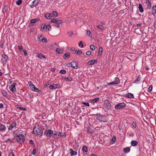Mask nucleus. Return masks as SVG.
Segmentation results:
<instances>
[{"instance_id": "1", "label": "nucleus", "mask_w": 156, "mask_h": 156, "mask_svg": "<svg viewBox=\"0 0 156 156\" xmlns=\"http://www.w3.org/2000/svg\"><path fill=\"white\" fill-rule=\"evenodd\" d=\"M33 133L34 134H36L38 136H41L43 133V131L41 129L35 127L33 129Z\"/></svg>"}, {"instance_id": "2", "label": "nucleus", "mask_w": 156, "mask_h": 156, "mask_svg": "<svg viewBox=\"0 0 156 156\" xmlns=\"http://www.w3.org/2000/svg\"><path fill=\"white\" fill-rule=\"evenodd\" d=\"M28 84L32 89V90L37 92H40L41 90H39L38 88L35 87L34 85L30 81L28 82Z\"/></svg>"}, {"instance_id": "3", "label": "nucleus", "mask_w": 156, "mask_h": 156, "mask_svg": "<svg viewBox=\"0 0 156 156\" xmlns=\"http://www.w3.org/2000/svg\"><path fill=\"white\" fill-rule=\"evenodd\" d=\"M52 23H55V26L57 27H59V24H61L62 23L61 20H56L55 19H52L51 20Z\"/></svg>"}, {"instance_id": "4", "label": "nucleus", "mask_w": 156, "mask_h": 156, "mask_svg": "<svg viewBox=\"0 0 156 156\" xmlns=\"http://www.w3.org/2000/svg\"><path fill=\"white\" fill-rule=\"evenodd\" d=\"M126 106V104L124 103H119L117 104L115 106V108L116 109L122 108Z\"/></svg>"}, {"instance_id": "5", "label": "nucleus", "mask_w": 156, "mask_h": 156, "mask_svg": "<svg viewBox=\"0 0 156 156\" xmlns=\"http://www.w3.org/2000/svg\"><path fill=\"white\" fill-rule=\"evenodd\" d=\"M53 131L50 129H48V130H46L44 132V134L47 137H50L52 136L53 133Z\"/></svg>"}, {"instance_id": "6", "label": "nucleus", "mask_w": 156, "mask_h": 156, "mask_svg": "<svg viewBox=\"0 0 156 156\" xmlns=\"http://www.w3.org/2000/svg\"><path fill=\"white\" fill-rule=\"evenodd\" d=\"M2 58L1 60L3 64L5 63L6 62L8 59V57L4 54H3L2 55Z\"/></svg>"}, {"instance_id": "7", "label": "nucleus", "mask_w": 156, "mask_h": 156, "mask_svg": "<svg viewBox=\"0 0 156 156\" xmlns=\"http://www.w3.org/2000/svg\"><path fill=\"white\" fill-rule=\"evenodd\" d=\"M120 82L119 79L117 77H116L115 80L112 82L109 83H108V85H114L115 84H118Z\"/></svg>"}, {"instance_id": "8", "label": "nucleus", "mask_w": 156, "mask_h": 156, "mask_svg": "<svg viewBox=\"0 0 156 156\" xmlns=\"http://www.w3.org/2000/svg\"><path fill=\"white\" fill-rule=\"evenodd\" d=\"M70 64L71 65V67L74 69H77L78 68L77 65L78 63L76 62H72L70 63Z\"/></svg>"}, {"instance_id": "9", "label": "nucleus", "mask_w": 156, "mask_h": 156, "mask_svg": "<svg viewBox=\"0 0 156 156\" xmlns=\"http://www.w3.org/2000/svg\"><path fill=\"white\" fill-rule=\"evenodd\" d=\"M26 134L24 133V134L23 133V132H21L20 133H17L16 135V136L17 137H20L21 138H23V139L24 140H25V136H26Z\"/></svg>"}, {"instance_id": "10", "label": "nucleus", "mask_w": 156, "mask_h": 156, "mask_svg": "<svg viewBox=\"0 0 156 156\" xmlns=\"http://www.w3.org/2000/svg\"><path fill=\"white\" fill-rule=\"evenodd\" d=\"M16 85V84L15 83H13L9 87V88L10 90L12 92L15 91L16 90V88L15 86Z\"/></svg>"}, {"instance_id": "11", "label": "nucleus", "mask_w": 156, "mask_h": 156, "mask_svg": "<svg viewBox=\"0 0 156 156\" xmlns=\"http://www.w3.org/2000/svg\"><path fill=\"white\" fill-rule=\"evenodd\" d=\"M60 87V86L58 84H54L53 85H50L49 87L50 89H54Z\"/></svg>"}, {"instance_id": "12", "label": "nucleus", "mask_w": 156, "mask_h": 156, "mask_svg": "<svg viewBox=\"0 0 156 156\" xmlns=\"http://www.w3.org/2000/svg\"><path fill=\"white\" fill-rule=\"evenodd\" d=\"M16 141L20 144H22L25 141V140H24L23 138H21L19 137H17L16 136Z\"/></svg>"}, {"instance_id": "13", "label": "nucleus", "mask_w": 156, "mask_h": 156, "mask_svg": "<svg viewBox=\"0 0 156 156\" xmlns=\"http://www.w3.org/2000/svg\"><path fill=\"white\" fill-rule=\"evenodd\" d=\"M40 0H34L33 2V5H30L31 8H33L35 6L37 5L39 3Z\"/></svg>"}, {"instance_id": "14", "label": "nucleus", "mask_w": 156, "mask_h": 156, "mask_svg": "<svg viewBox=\"0 0 156 156\" xmlns=\"http://www.w3.org/2000/svg\"><path fill=\"white\" fill-rule=\"evenodd\" d=\"M16 123L15 122H13L11 125H10L9 127L8 128L9 130H12L13 128L16 127Z\"/></svg>"}, {"instance_id": "15", "label": "nucleus", "mask_w": 156, "mask_h": 156, "mask_svg": "<svg viewBox=\"0 0 156 156\" xmlns=\"http://www.w3.org/2000/svg\"><path fill=\"white\" fill-rule=\"evenodd\" d=\"M39 20L40 19L39 18L32 19L30 20V23L32 25H33L35 23L39 21Z\"/></svg>"}, {"instance_id": "16", "label": "nucleus", "mask_w": 156, "mask_h": 156, "mask_svg": "<svg viewBox=\"0 0 156 156\" xmlns=\"http://www.w3.org/2000/svg\"><path fill=\"white\" fill-rule=\"evenodd\" d=\"M46 25L47 24H43L41 25V28H42L41 30L43 31L46 32L47 31V27Z\"/></svg>"}, {"instance_id": "17", "label": "nucleus", "mask_w": 156, "mask_h": 156, "mask_svg": "<svg viewBox=\"0 0 156 156\" xmlns=\"http://www.w3.org/2000/svg\"><path fill=\"white\" fill-rule=\"evenodd\" d=\"M44 16L46 18L48 19H50L52 17V14L49 13L45 14L44 15Z\"/></svg>"}, {"instance_id": "18", "label": "nucleus", "mask_w": 156, "mask_h": 156, "mask_svg": "<svg viewBox=\"0 0 156 156\" xmlns=\"http://www.w3.org/2000/svg\"><path fill=\"white\" fill-rule=\"evenodd\" d=\"M63 79L66 81H70L72 80L73 79L70 77H63Z\"/></svg>"}, {"instance_id": "19", "label": "nucleus", "mask_w": 156, "mask_h": 156, "mask_svg": "<svg viewBox=\"0 0 156 156\" xmlns=\"http://www.w3.org/2000/svg\"><path fill=\"white\" fill-rule=\"evenodd\" d=\"M69 151H70V154L71 156L76 155L77 154V152L73 151L72 149H70Z\"/></svg>"}, {"instance_id": "20", "label": "nucleus", "mask_w": 156, "mask_h": 156, "mask_svg": "<svg viewBox=\"0 0 156 156\" xmlns=\"http://www.w3.org/2000/svg\"><path fill=\"white\" fill-rule=\"evenodd\" d=\"M138 143L137 141L133 140L131 142V144L132 146H135Z\"/></svg>"}, {"instance_id": "21", "label": "nucleus", "mask_w": 156, "mask_h": 156, "mask_svg": "<svg viewBox=\"0 0 156 156\" xmlns=\"http://www.w3.org/2000/svg\"><path fill=\"white\" fill-rule=\"evenodd\" d=\"M140 79L141 77H140V75H138L137 76L136 79L134 82V83H140Z\"/></svg>"}, {"instance_id": "22", "label": "nucleus", "mask_w": 156, "mask_h": 156, "mask_svg": "<svg viewBox=\"0 0 156 156\" xmlns=\"http://www.w3.org/2000/svg\"><path fill=\"white\" fill-rule=\"evenodd\" d=\"M146 2L147 4V9H150L151 7V3L149 0H147Z\"/></svg>"}, {"instance_id": "23", "label": "nucleus", "mask_w": 156, "mask_h": 156, "mask_svg": "<svg viewBox=\"0 0 156 156\" xmlns=\"http://www.w3.org/2000/svg\"><path fill=\"white\" fill-rule=\"evenodd\" d=\"M37 57L40 59H42V58H45V56L44 55H43L41 53H37Z\"/></svg>"}, {"instance_id": "24", "label": "nucleus", "mask_w": 156, "mask_h": 156, "mask_svg": "<svg viewBox=\"0 0 156 156\" xmlns=\"http://www.w3.org/2000/svg\"><path fill=\"white\" fill-rule=\"evenodd\" d=\"M103 50V49L102 47H100L99 48V51L98 52V55L99 56H100L102 55Z\"/></svg>"}, {"instance_id": "25", "label": "nucleus", "mask_w": 156, "mask_h": 156, "mask_svg": "<svg viewBox=\"0 0 156 156\" xmlns=\"http://www.w3.org/2000/svg\"><path fill=\"white\" fill-rule=\"evenodd\" d=\"M61 136V134L60 133H59L58 134V133L57 132L56 133H55L54 134V135H53L52 136L53 137H54L55 138H56L57 137H58V136Z\"/></svg>"}, {"instance_id": "26", "label": "nucleus", "mask_w": 156, "mask_h": 156, "mask_svg": "<svg viewBox=\"0 0 156 156\" xmlns=\"http://www.w3.org/2000/svg\"><path fill=\"white\" fill-rule=\"evenodd\" d=\"M56 51L57 54L62 53L63 52V50L60 49L59 48H57L56 50Z\"/></svg>"}, {"instance_id": "27", "label": "nucleus", "mask_w": 156, "mask_h": 156, "mask_svg": "<svg viewBox=\"0 0 156 156\" xmlns=\"http://www.w3.org/2000/svg\"><path fill=\"white\" fill-rule=\"evenodd\" d=\"M138 8L139 11L140 12H143L144 10L143 8V6L141 4H139Z\"/></svg>"}, {"instance_id": "28", "label": "nucleus", "mask_w": 156, "mask_h": 156, "mask_svg": "<svg viewBox=\"0 0 156 156\" xmlns=\"http://www.w3.org/2000/svg\"><path fill=\"white\" fill-rule=\"evenodd\" d=\"M97 61L96 60H93L89 61L88 62V64L89 65H92L94 64Z\"/></svg>"}, {"instance_id": "29", "label": "nucleus", "mask_w": 156, "mask_h": 156, "mask_svg": "<svg viewBox=\"0 0 156 156\" xmlns=\"http://www.w3.org/2000/svg\"><path fill=\"white\" fill-rule=\"evenodd\" d=\"M127 98H134V97L133 94L131 93H127Z\"/></svg>"}, {"instance_id": "30", "label": "nucleus", "mask_w": 156, "mask_h": 156, "mask_svg": "<svg viewBox=\"0 0 156 156\" xmlns=\"http://www.w3.org/2000/svg\"><path fill=\"white\" fill-rule=\"evenodd\" d=\"M97 27L99 28L101 31H103L104 30V28L102 25H99L97 26Z\"/></svg>"}, {"instance_id": "31", "label": "nucleus", "mask_w": 156, "mask_h": 156, "mask_svg": "<svg viewBox=\"0 0 156 156\" xmlns=\"http://www.w3.org/2000/svg\"><path fill=\"white\" fill-rule=\"evenodd\" d=\"M52 16L53 17H57L58 16V14L55 11H53L52 12Z\"/></svg>"}, {"instance_id": "32", "label": "nucleus", "mask_w": 156, "mask_h": 156, "mask_svg": "<svg viewBox=\"0 0 156 156\" xmlns=\"http://www.w3.org/2000/svg\"><path fill=\"white\" fill-rule=\"evenodd\" d=\"M5 129V126L4 125L0 124V130L2 131L4 130Z\"/></svg>"}, {"instance_id": "33", "label": "nucleus", "mask_w": 156, "mask_h": 156, "mask_svg": "<svg viewBox=\"0 0 156 156\" xmlns=\"http://www.w3.org/2000/svg\"><path fill=\"white\" fill-rule=\"evenodd\" d=\"M82 149L83 152H87V148L86 146H83V147H82Z\"/></svg>"}, {"instance_id": "34", "label": "nucleus", "mask_w": 156, "mask_h": 156, "mask_svg": "<svg viewBox=\"0 0 156 156\" xmlns=\"http://www.w3.org/2000/svg\"><path fill=\"white\" fill-rule=\"evenodd\" d=\"M22 0H18L16 2V4L18 5H20L22 3Z\"/></svg>"}, {"instance_id": "35", "label": "nucleus", "mask_w": 156, "mask_h": 156, "mask_svg": "<svg viewBox=\"0 0 156 156\" xmlns=\"http://www.w3.org/2000/svg\"><path fill=\"white\" fill-rule=\"evenodd\" d=\"M2 93L3 96L6 97H7L8 94L5 91H2Z\"/></svg>"}, {"instance_id": "36", "label": "nucleus", "mask_w": 156, "mask_h": 156, "mask_svg": "<svg viewBox=\"0 0 156 156\" xmlns=\"http://www.w3.org/2000/svg\"><path fill=\"white\" fill-rule=\"evenodd\" d=\"M78 46L80 47L81 48H83V42L82 41H80L78 44Z\"/></svg>"}, {"instance_id": "37", "label": "nucleus", "mask_w": 156, "mask_h": 156, "mask_svg": "<svg viewBox=\"0 0 156 156\" xmlns=\"http://www.w3.org/2000/svg\"><path fill=\"white\" fill-rule=\"evenodd\" d=\"M152 11L155 13L156 12V6H153L152 8Z\"/></svg>"}, {"instance_id": "38", "label": "nucleus", "mask_w": 156, "mask_h": 156, "mask_svg": "<svg viewBox=\"0 0 156 156\" xmlns=\"http://www.w3.org/2000/svg\"><path fill=\"white\" fill-rule=\"evenodd\" d=\"M75 53L78 55H80L82 53V51L81 50H76Z\"/></svg>"}, {"instance_id": "39", "label": "nucleus", "mask_w": 156, "mask_h": 156, "mask_svg": "<svg viewBox=\"0 0 156 156\" xmlns=\"http://www.w3.org/2000/svg\"><path fill=\"white\" fill-rule=\"evenodd\" d=\"M99 98H97L92 100V101L94 102H96L98 101H99Z\"/></svg>"}, {"instance_id": "40", "label": "nucleus", "mask_w": 156, "mask_h": 156, "mask_svg": "<svg viewBox=\"0 0 156 156\" xmlns=\"http://www.w3.org/2000/svg\"><path fill=\"white\" fill-rule=\"evenodd\" d=\"M90 49L92 51H94L95 50V48L93 45H91L90 46Z\"/></svg>"}, {"instance_id": "41", "label": "nucleus", "mask_w": 156, "mask_h": 156, "mask_svg": "<svg viewBox=\"0 0 156 156\" xmlns=\"http://www.w3.org/2000/svg\"><path fill=\"white\" fill-rule=\"evenodd\" d=\"M60 73L62 74H65L66 73V71L65 70H61L60 71Z\"/></svg>"}, {"instance_id": "42", "label": "nucleus", "mask_w": 156, "mask_h": 156, "mask_svg": "<svg viewBox=\"0 0 156 156\" xmlns=\"http://www.w3.org/2000/svg\"><path fill=\"white\" fill-rule=\"evenodd\" d=\"M64 56H65V57L66 58H68L70 56V53H65L64 55Z\"/></svg>"}, {"instance_id": "43", "label": "nucleus", "mask_w": 156, "mask_h": 156, "mask_svg": "<svg viewBox=\"0 0 156 156\" xmlns=\"http://www.w3.org/2000/svg\"><path fill=\"white\" fill-rule=\"evenodd\" d=\"M132 125L133 127L134 128H136V122H133L132 123Z\"/></svg>"}, {"instance_id": "44", "label": "nucleus", "mask_w": 156, "mask_h": 156, "mask_svg": "<svg viewBox=\"0 0 156 156\" xmlns=\"http://www.w3.org/2000/svg\"><path fill=\"white\" fill-rule=\"evenodd\" d=\"M36 149H34L33 150V151L32 152V154L33 155H35L36 153Z\"/></svg>"}, {"instance_id": "45", "label": "nucleus", "mask_w": 156, "mask_h": 156, "mask_svg": "<svg viewBox=\"0 0 156 156\" xmlns=\"http://www.w3.org/2000/svg\"><path fill=\"white\" fill-rule=\"evenodd\" d=\"M42 41L43 42H45L46 43L47 41V40L46 38H42Z\"/></svg>"}, {"instance_id": "46", "label": "nucleus", "mask_w": 156, "mask_h": 156, "mask_svg": "<svg viewBox=\"0 0 156 156\" xmlns=\"http://www.w3.org/2000/svg\"><path fill=\"white\" fill-rule=\"evenodd\" d=\"M87 34L89 36H90V35L91 34V32L90 31L87 30Z\"/></svg>"}, {"instance_id": "47", "label": "nucleus", "mask_w": 156, "mask_h": 156, "mask_svg": "<svg viewBox=\"0 0 156 156\" xmlns=\"http://www.w3.org/2000/svg\"><path fill=\"white\" fill-rule=\"evenodd\" d=\"M9 156H15L14 153L12 152H10L9 154Z\"/></svg>"}, {"instance_id": "48", "label": "nucleus", "mask_w": 156, "mask_h": 156, "mask_svg": "<svg viewBox=\"0 0 156 156\" xmlns=\"http://www.w3.org/2000/svg\"><path fill=\"white\" fill-rule=\"evenodd\" d=\"M23 51L24 52V55L25 56H27V53L26 50H23Z\"/></svg>"}, {"instance_id": "49", "label": "nucleus", "mask_w": 156, "mask_h": 156, "mask_svg": "<svg viewBox=\"0 0 156 156\" xmlns=\"http://www.w3.org/2000/svg\"><path fill=\"white\" fill-rule=\"evenodd\" d=\"M47 29H48V30H50L51 29L50 25H46Z\"/></svg>"}, {"instance_id": "50", "label": "nucleus", "mask_w": 156, "mask_h": 156, "mask_svg": "<svg viewBox=\"0 0 156 156\" xmlns=\"http://www.w3.org/2000/svg\"><path fill=\"white\" fill-rule=\"evenodd\" d=\"M82 103H83V104L85 105H86L87 106H89V104L88 103L83 102Z\"/></svg>"}, {"instance_id": "51", "label": "nucleus", "mask_w": 156, "mask_h": 156, "mask_svg": "<svg viewBox=\"0 0 156 156\" xmlns=\"http://www.w3.org/2000/svg\"><path fill=\"white\" fill-rule=\"evenodd\" d=\"M18 48L20 51H22L23 50V47L22 46H18Z\"/></svg>"}, {"instance_id": "52", "label": "nucleus", "mask_w": 156, "mask_h": 156, "mask_svg": "<svg viewBox=\"0 0 156 156\" xmlns=\"http://www.w3.org/2000/svg\"><path fill=\"white\" fill-rule=\"evenodd\" d=\"M115 140H116L115 137V136H114L112 137V140L113 142H115Z\"/></svg>"}, {"instance_id": "53", "label": "nucleus", "mask_w": 156, "mask_h": 156, "mask_svg": "<svg viewBox=\"0 0 156 156\" xmlns=\"http://www.w3.org/2000/svg\"><path fill=\"white\" fill-rule=\"evenodd\" d=\"M91 54V52L90 51H87L86 53V54L87 55H90Z\"/></svg>"}, {"instance_id": "54", "label": "nucleus", "mask_w": 156, "mask_h": 156, "mask_svg": "<svg viewBox=\"0 0 156 156\" xmlns=\"http://www.w3.org/2000/svg\"><path fill=\"white\" fill-rule=\"evenodd\" d=\"M152 87L151 86L150 87L148 88V91H149V92L151 91L152 90Z\"/></svg>"}, {"instance_id": "55", "label": "nucleus", "mask_w": 156, "mask_h": 156, "mask_svg": "<svg viewBox=\"0 0 156 156\" xmlns=\"http://www.w3.org/2000/svg\"><path fill=\"white\" fill-rule=\"evenodd\" d=\"M29 143L30 144H34V143L33 142V141L32 140H30Z\"/></svg>"}, {"instance_id": "56", "label": "nucleus", "mask_w": 156, "mask_h": 156, "mask_svg": "<svg viewBox=\"0 0 156 156\" xmlns=\"http://www.w3.org/2000/svg\"><path fill=\"white\" fill-rule=\"evenodd\" d=\"M7 6H5L4 8V10L6 12L7 10Z\"/></svg>"}, {"instance_id": "57", "label": "nucleus", "mask_w": 156, "mask_h": 156, "mask_svg": "<svg viewBox=\"0 0 156 156\" xmlns=\"http://www.w3.org/2000/svg\"><path fill=\"white\" fill-rule=\"evenodd\" d=\"M129 135L130 136L133 137L134 136V134L132 133H131L129 134Z\"/></svg>"}, {"instance_id": "58", "label": "nucleus", "mask_w": 156, "mask_h": 156, "mask_svg": "<svg viewBox=\"0 0 156 156\" xmlns=\"http://www.w3.org/2000/svg\"><path fill=\"white\" fill-rule=\"evenodd\" d=\"M3 106H4L2 104V103L0 104V108H2L3 107Z\"/></svg>"}, {"instance_id": "59", "label": "nucleus", "mask_w": 156, "mask_h": 156, "mask_svg": "<svg viewBox=\"0 0 156 156\" xmlns=\"http://www.w3.org/2000/svg\"><path fill=\"white\" fill-rule=\"evenodd\" d=\"M123 151L125 153L127 152V147L125 148L124 149Z\"/></svg>"}, {"instance_id": "60", "label": "nucleus", "mask_w": 156, "mask_h": 156, "mask_svg": "<svg viewBox=\"0 0 156 156\" xmlns=\"http://www.w3.org/2000/svg\"><path fill=\"white\" fill-rule=\"evenodd\" d=\"M130 151V148L129 147H127V153L129 152Z\"/></svg>"}, {"instance_id": "61", "label": "nucleus", "mask_w": 156, "mask_h": 156, "mask_svg": "<svg viewBox=\"0 0 156 156\" xmlns=\"http://www.w3.org/2000/svg\"><path fill=\"white\" fill-rule=\"evenodd\" d=\"M55 68H52L51 69V70L52 72H54L55 70Z\"/></svg>"}, {"instance_id": "62", "label": "nucleus", "mask_w": 156, "mask_h": 156, "mask_svg": "<svg viewBox=\"0 0 156 156\" xmlns=\"http://www.w3.org/2000/svg\"><path fill=\"white\" fill-rule=\"evenodd\" d=\"M49 85V84L48 83H47V84H45L44 86V87L45 88H46L48 85Z\"/></svg>"}, {"instance_id": "63", "label": "nucleus", "mask_w": 156, "mask_h": 156, "mask_svg": "<svg viewBox=\"0 0 156 156\" xmlns=\"http://www.w3.org/2000/svg\"><path fill=\"white\" fill-rule=\"evenodd\" d=\"M141 26V24H138L137 25V26L138 27H140Z\"/></svg>"}, {"instance_id": "64", "label": "nucleus", "mask_w": 156, "mask_h": 156, "mask_svg": "<svg viewBox=\"0 0 156 156\" xmlns=\"http://www.w3.org/2000/svg\"><path fill=\"white\" fill-rule=\"evenodd\" d=\"M90 156H98V155H96V154H91V155H90Z\"/></svg>"}]
</instances>
